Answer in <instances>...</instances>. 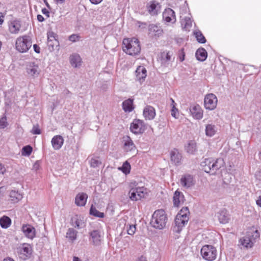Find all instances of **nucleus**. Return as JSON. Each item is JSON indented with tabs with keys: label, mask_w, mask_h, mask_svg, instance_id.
Returning a JSON list of instances; mask_svg holds the SVG:
<instances>
[{
	"label": "nucleus",
	"mask_w": 261,
	"mask_h": 261,
	"mask_svg": "<svg viewBox=\"0 0 261 261\" xmlns=\"http://www.w3.org/2000/svg\"><path fill=\"white\" fill-rule=\"evenodd\" d=\"M37 20L39 22H43L44 20V18L41 15L38 14L37 15Z\"/></svg>",
	"instance_id": "58"
},
{
	"label": "nucleus",
	"mask_w": 261,
	"mask_h": 261,
	"mask_svg": "<svg viewBox=\"0 0 261 261\" xmlns=\"http://www.w3.org/2000/svg\"><path fill=\"white\" fill-rule=\"evenodd\" d=\"M190 212L188 207H182L177 214L173 228L174 232L179 233L187 224L189 219Z\"/></svg>",
	"instance_id": "1"
},
{
	"label": "nucleus",
	"mask_w": 261,
	"mask_h": 261,
	"mask_svg": "<svg viewBox=\"0 0 261 261\" xmlns=\"http://www.w3.org/2000/svg\"><path fill=\"white\" fill-rule=\"evenodd\" d=\"M216 216L217 217L220 223L226 224L228 222L229 220V215L226 210L223 209L218 212Z\"/></svg>",
	"instance_id": "24"
},
{
	"label": "nucleus",
	"mask_w": 261,
	"mask_h": 261,
	"mask_svg": "<svg viewBox=\"0 0 261 261\" xmlns=\"http://www.w3.org/2000/svg\"><path fill=\"white\" fill-rule=\"evenodd\" d=\"M32 253V249L29 244H23L19 249L20 257L23 260L29 258Z\"/></svg>",
	"instance_id": "14"
},
{
	"label": "nucleus",
	"mask_w": 261,
	"mask_h": 261,
	"mask_svg": "<svg viewBox=\"0 0 261 261\" xmlns=\"http://www.w3.org/2000/svg\"><path fill=\"white\" fill-rule=\"evenodd\" d=\"M192 21L189 17L185 16L181 18V23L184 29L186 31H189L192 27Z\"/></svg>",
	"instance_id": "36"
},
{
	"label": "nucleus",
	"mask_w": 261,
	"mask_h": 261,
	"mask_svg": "<svg viewBox=\"0 0 261 261\" xmlns=\"http://www.w3.org/2000/svg\"><path fill=\"white\" fill-rule=\"evenodd\" d=\"M187 152L190 154L194 153L197 150L196 143L194 140L190 141L185 147Z\"/></svg>",
	"instance_id": "35"
},
{
	"label": "nucleus",
	"mask_w": 261,
	"mask_h": 261,
	"mask_svg": "<svg viewBox=\"0 0 261 261\" xmlns=\"http://www.w3.org/2000/svg\"><path fill=\"white\" fill-rule=\"evenodd\" d=\"M185 200V196L183 193L178 190H176L173 195V203L175 207H178L183 204Z\"/></svg>",
	"instance_id": "21"
},
{
	"label": "nucleus",
	"mask_w": 261,
	"mask_h": 261,
	"mask_svg": "<svg viewBox=\"0 0 261 261\" xmlns=\"http://www.w3.org/2000/svg\"><path fill=\"white\" fill-rule=\"evenodd\" d=\"M255 177L257 180L261 182V169H259L256 172Z\"/></svg>",
	"instance_id": "51"
},
{
	"label": "nucleus",
	"mask_w": 261,
	"mask_h": 261,
	"mask_svg": "<svg viewBox=\"0 0 261 261\" xmlns=\"http://www.w3.org/2000/svg\"><path fill=\"white\" fill-rule=\"evenodd\" d=\"M4 22V16L0 14V25Z\"/></svg>",
	"instance_id": "62"
},
{
	"label": "nucleus",
	"mask_w": 261,
	"mask_h": 261,
	"mask_svg": "<svg viewBox=\"0 0 261 261\" xmlns=\"http://www.w3.org/2000/svg\"><path fill=\"white\" fill-rule=\"evenodd\" d=\"M31 133L35 135H39L41 134V130L39 128V126L38 124H36L34 125L31 131Z\"/></svg>",
	"instance_id": "47"
},
{
	"label": "nucleus",
	"mask_w": 261,
	"mask_h": 261,
	"mask_svg": "<svg viewBox=\"0 0 261 261\" xmlns=\"http://www.w3.org/2000/svg\"><path fill=\"white\" fill-rule=\"evenodd\" d=\"M147 9L151 15H155L160 12L161 5L156 1H150L147 5Z\"/></svg>",
	"instance_id": "17"
},
{
	"label": "nucleus",
	"mask_w": 261,
	"mask_h": 261,
	"mask_svg": "<svg viewBox=\"0 0 261 261\" xmlns=\"http://www.w3.org/2000/svg\"><path fill=\"white\" fill-rule=\"evenodd\" d=\"M217 253L216 248L210 245L203 246L200 250L202 258L207 261L214 260L217 257Z\"/></svg>",
	"instance_id": "8"
},
{
	"label": "nucleus",
	"mask_w": 261,
	"mask_h": 261,
	"mask_svg": "<svg viewBox=\"0 0 261 261\" xmlns=\"http://www.w3.org/2000/svg\"><path fill=\"white\" fill-rule=\"evenodd\" d=\"M26 72L30 78L35 79L39 75L41 69L37 63L30 62L27 64Z\"/></svg>",
	"instance_id": "9"
},
{
	"label": "nucleus",
	"mask_w": 261,
	"mask_h": 261,
	"mask_svg": "<svg viewBox=\"0 0 261 261\" xmlns=\"http://www.w3.org/2000/svg\"><path fill=\"white\" fill-rule=\"evenodd\" d=\"M196 59L200 61H204L207 57V54L206 50L203 48H199L197 50L195 53Z\"/></svg>",
	"instance_id": "34"
},
{
	"label": "nucleus",
	"mask_w": 261,
	"mask_h": 261,
	"mask_svg": "<svg viewBox=\"0 0 261 261\" xmlns=\"http://www.w3.org/2000/svg\"><path fill=\"white\" fill-rule=\"evenodd\" d=\"M123 110L125 112H130L134 109L133 101L130 99H128L124 101L122 103Z\"/></svg>",
	"instance_id": "37"
},
{
	"label": "nucleus",
	"mask_w": 261,
	"mask_h": 261,
	"mask_svg": "<svg viewBox=\"0 0 261 261\" xmlns=\"http://www.w3.org/2000/svg\"><path fill=\"white\" fill-rule=\"evenodd\" d=\"M146 129V126L142 120L135 119L131 123L130 131L135 134H142Z\"/></svg>",
	"instance_id": "11"
},
{
	"label": "nucleus",
	"mask_w": 261,
	"mask_h": 261,
	"mask_svg": "<svg viewBox=\"0 0 261 261\" xmlns=\"http://www.w3.org/2000/svg\"><path fill=\"white\" fill-rule=\"evenodd\" d=\"M3 261H15L13 259L10 257H7L5 258Z\"/></svg>",
	"instance_id": "63"
},
{
	"label": "nucleus",
	"mask_w": 261,
	"mask_h": 261,
	"mask_svg": "<svg viewBox=\"0 0 261 261\" xmlns=\"http://www.w3.org/2000/svg\"><path fill=\"white\" fill-rule=\"evenodd\" d=\"M66 0H54L56 4L57 5H62L65 3Z\"/></svg>",
	"instance_id": "56"
},
{
	"label": "nucleus",
	"mask_w": 261,
	"mask_h": 261,
	"mask_svg": "<svg viewBox=\"0 0 261 261\" xmlns=\"http://www.w3.org/2000/svg\"><path fill=\"white\" fill-rule=\"evenodd\" d=\"M170 100L171 101V106L172 108L173 107H175L176 103L175 102L174 100L172 98H170Z\"/></svg>",
	"instance_id": "61"
},
{
	"label": "nucleus",
	"mask_w": 261,
	"mask_h": 261,
	"mask_svg": "<svg viewBox=\"0 0 261 261\" xmlns=\"http://www.w3.org/2000/svg\"><path fill=\"white\" fill-rule=\"evenodd\" d=\"M171 161L175 165H178L181 163L182 159L181 154L176 149H174L170 151Z\"/></svg>",
	"instance_id": "23"
},
{
	"label": "nucleus",
	"mask_w": 261,
	"mask_h": 261,
	"mask_svg": "<svg viewBox=\"0 0 261 261\" xmlns=\"http://www.w3.org/2000/svg\"><path fill=\"white\" fill-rule=\"evenodd\" d=\"M34 50L36 53L39 54L40 53V48L39 46L37 44L33 45Z\"/></svg>",
	"instance_id": "52"
},
{
	"label": "nucleus",
	"mask_w": 261,
	"mask_h": 261,
	"mask_svg": "<svg viewBox=\"0 0 261 261\" xmlns=\"http://www.w3.org/2000/svg\"><path fill=\"white\" fill-rule=\"evenodd\" d=\"M195 181L193 176L190 174H185L181 176L180 180V185L185 189H189L193 186Z\"/></svg>",
	"instance_id": "12"
},
{
	"label": "nucleus",
	"mask_w": 261,
	"mask_h": 261,
	"mask_svg": "<svg viewBox=\"0 0 261 261\" xmlns=\"http://www.w3.org/2000/svg\"><path fill=\"white\" fill-rule=\"evenodd\" d=\"M256 204L261 207V196H259L256 200Z\"/></svg>",
	"instance_id": "55"
},
{
	"label": "nucleus",
	"mask_w": 261,
	"mask_h": 261,
	"mask_svg": "<svg viewBox=\"0 0 261 261\" xmlns=\"http://www.w3.org/2000/svg\"><path fill=\"white\" fill-rule=\"evenodd\" d=\"M130 189L128 195L129 198L133 201H138L144 198L146 194V189L143 186H139L136 181L130 184Z\"/></svg>",
	"instance_id": "6"
},
{
	"label": "nucleus",
	"mask_w": 261,
	"mask_h": 261,
	"mask_svg": "<svg viewBox=\"0 0 261 261\" xmlns=\"http://www.w3.org/2000/svg\"><path fill=\"white\" fill-rule=\"evenodd\" d=\"M124 173L127 174L130 172V165L127 162H125L123 164L122 166L119 168Z\"/></svg>",
	"instance_id": "42"
},
{
	"label": "nucleus",
	"mask_w": 261,
	"mask_h": 261,
	"mask_svg": "<svg viewBox=\"0 0 261 261\" xmlns=\"http://www.w3.org/2000/svg\"><path fill=\"white\" fill-rule=\"evenodd\" d=\"M90 164L92 167L96 168L100 165L101 162L98 158H93L91 159Z\"/></svg>",
	"instance_id": "44"
},
{
	"label": "nucleus",
	"mask_w": 261,
	"mask_h": 261,
	"mask_svg": "<svg viewBox=\"0 0 261 261\" xmlns=\"http://www.w3.org/2000/svg\"><path fill=\"white\" fill-rule=\"evenodd\" d=\"M11 220L7 216H4L0 219V225L2 228H7L10 225Z\"/></svg>",
	"instance_id": "38"
},
{
	"label": "nucleus",
	"mask_w": 261,
	"mask_h": 261,
	"mask_svg": "<svg viewBox=\"0 0 261 261\" xmlns=\"http://www.w3.org/2000/svg\"><path fill=\"white\" fill-rule=\"evenodd\" d=\"M72 225L77 229H80L85 226L84 221L81 219V217L79 216H75L71 219Z\"/></svg>",
	"instance_id": "32"
},
{
	"label": "nucleus",
	"mask_w": 261,
	"mask_h": 261,
	"mask_svg": "<svg viewBox=\"0 0 261 261\" xmlns=\"http://www.w3.org/2000/svg\"><path fill=\"white\" fill-rule=\"evenodd\" d=\"M123 49L126 54L135 56L138 55L141 50L139 41L136 38H125L123 40Z\"/></svg>",
	"instance_id": "3"
},
{
	"label": "nucleus",
	"mask_w": 261,
	"mask_h": 261,
	"mask_svg": "<svg viewBox=\"0 0 261 261\" xmlns=\"http://www.w3.org/2000/svg\"><path fill=\"white\" fill-rule=\"evenodd\" d=\"M90 214L98 218H103L104 214L103 213L99 212L95 207L93 205L91 206L90 210Z\"/></svg>",
	"instance_id": "41"
},
{
	"label": "nucleus",
	"mask_w": 261,
	"mask_h": 261,
	"mask_svg": "<svg viewBox=\"0 0 261 261\" xmlns=\"http://www.w3.org/2000/svg\"><path fill=\"white\" fill-rule=\"evenodd\" d=\"M32 45V38L28 35L18 37L15 41V48L20 53H25L31 48Z\"/></svg>",
	"instance_id": "5"
},
{
	"label": "nucleus",
	"mask_w": 261,
	"mask_h": 261,
	"mask_svg": "<svg viewBox=\"0 0 261 261\" xmlns=\"http://www.w3.org/2000/svg\"><path fill=\"white\" fill-rule=\"evenodd\" d=\"M138 26L139 28H141L142 29H145L146 28L147 26V24L146 23L138 22Z\"/></svg>",
	"instance_id": "54"
},
{
	"label": "nucleus",
	"mask_w": 261,
	"mask_h": 261,
	"mask_svg": "<svg viewBox=\"0 0 261 261\" xmlns=\"http://www.w3.org/2000/svg\"><path fill=\"white\" fill-rule=\"evenodd\" d=\"M189 12V8L188 7L186 2H185L184 5L180 8V14L181 15L180 17L182 18L184 15L188 13Z\"/></svg>",
	"instance_id": "45"
},
{
	"label": "nucleus",
	"mask_w": 261,
	"mask_h": 261,
	"mask_svg": "<svg viewBox=\"0 0 261 261\" xmlns=\"http://www.w3.org/2000/svg\"><path fill=\"white\" fill-rule=\"evenodd\" d=\"M70 63L71 66L74 68L81 66L82 59L78 54H73L70 57Z\"/></svg>",
	"instance_id": "31"
},
{
	"label": "nucleus",
	"mask_w": 261,
	"mask_h": 261,
	"mask_svg": "<svg viewBox=\"0 0 261 261\" xmlns=\"http://www.w3.org/2000/svg\"><path fill=\"white\" fill-rule=\"evenodd\" d=\"M171 115L175 118H177L179 116L178 110L175 107H173L171 109Z\"/></svg>",
	"instance_id": "49"
},
{
	"label": "nucleus",
	"mask_w": 261,
	"mask_h": 261,
	"mask_svg": "<svg viewBox=\"0 0 261 261\" xmlns=\"http://www.w3.org/2000/svg\"><path fill=\"white\" fill-rule=\"evenodd\" d=\"M22 231H23L24 236L32 240L35 237L36 230L31 225H24L22 227Z\"/></svg>",
	"instance_id": "22"
},
{
	"label": "nucleus",
	"mask_w": 261,
	"mask_h": 261,
	"mask_svg": "<svg viewBox=\"0 0 261 261\" xmlns=\"http://www.w3.org/2000/svg\"><path fill=\"white\" fill-rule=\"evenodd\" d=\"M194 35L195 36L197 41L200 43H204L206 39L202 33L199 30H195L194 32Z\"/></svg>",
	"instance_id": "40"
},
{
	"label": "nucleus",
	"mask_w": 261,
	"mask_h": 261,
	"mask_svg": "<svg viewBox=\"0 0 261 261\" xmlns=\"http://www.w3.org/2000/svg\"><path fill=\"white\" fill-rule=\"evenodd\" d=\"M259 237V233L257 230L247 232V234L240 239V244L246 248L253 247L256 240Z\"/></svg>",
	"instance_id": "7"
},
{
	"label": "nucleus",
	"mask_w": 261,
	"mask_h": 261,
	"mask_svg": "<svg viewBox=\"0 0 261 261\" xmlns=\"http://www.w3.org/2000/svg\"><path fill=\"white\" fill-rule=\"evenodd\" d=\"M127 233L129 235H133L136 231V226L135 225H130L128 228H127Z\"/></svg>",
	"instance_id": "48"
},
{
	"label": "nucleus",
	"mask_w": 261,
	"mask_h": 261,
	"mask_svg": "<svg viewBox=\"0 0 261 261\" xmlns=\"http://www.w3.org/2000/svg\"><path fill=\"white\" fill-rule=\"evenodd\" d=\"M190 111L193 117L195 119L200 120L203 117V110L199 105H191Z\"/></svg>",
	"instance_id": "16"
},
{
	"label": "nucleus",
	"mask_w": 261,
	"mask_h": 261,
	"mask_svg": "<svg viewBox=\"0 0 261 261\" xmlns=\"http://www.w3.org/2000/svg\"><path fill=\"white\" fill-rule=\"evenodd\" d=\"M8 196V200L12 203H16L23 198L22 194L18 191L15 190H12L10 191Z\"/></svg>",
	"instance_id": "20"
},
{
	"label": "nucleus",
	"mask_w": 261,
	"mask_h": 261,
	"mask_svg": "<svg viewBox=\"0 0 261 261\" xmlns=\"http://www.w3.org/2000/svg\"><path fill=\"white\" fill-rule=\"evenodd\" d=\"M53 147L55 150L60 149L64 143V139L61 136L57 135L54 136L51 140Z\"/></svg>",
	"instance_id": "26"
},
{
	"label": "nucleus",
	"mask_w": 261,
	"mask_h": 261,
	"mask_svg": "<svg viewBox=\"0 0 261 261\" xmlns=\"http://www.w3.org/2000/svg\"><path fill=\"white\" fill-rule=\"evenodd\" d=\"M136 261H146V257L143 256H141Z\"/></svg>",
	"instance_id": "60"
},
{
	"label": "nucleus",
	"mask_w": 261,
	"mask_h": 261,
	"mask_svg": "<svg viewBox=\"0 0 261 261\" xmlns=\"http://www.w3.org/2000/svg\"><path fill=\"white\" fill-rule=\"evenodd\" d=\"M171 56L169 53H163L161 55L160 62L162 66L167 67L170 62Z\"/></svg>",
	"instance_id": "33"
},
{
	"label": "nucleus",
	"mask_w": 261,
	"mask_h": 261,
	"mask_svg": "<svg viewBox=\"0 0 261 261\" xmlns=\"http://www.w3.org/2000/svg\"><path fill=\"white\" fill-rule=\"evenodd\" d=\"M90 240L94 246H98L101 244L102 236L100 231L94 230L90 233Z\"/></svg>",
	"instance_id": "15"
},
{
	"label": "nucleus",
	"mask_w": 261,
	"mask_h": 261,
	"mask_svg": "<svg viewBox=\"0 0 261 261\" xmlns=\"http://www.w3.org/2000/svg\"><path fill=\"white\" fill-rule=\"evenodd\" d=\"M9 31L13 34H17L20 31L21 25L18 19H13L8 22Z\"/></svg>",
	"instance_id": "19"
},
{
	"label": "nucleus",
	"mask_w": 261,
	"mask_h": 261,
	"mask_svg": "<svg viewBox=\"0 0 261 261\" xmlns=\"http://www.w3.org/2000/svg\"><path fill=\"white\" fill-rule=\"evenodd\" d=\"M218 102L217 96L213 93L207 94L205 96L204 99V108L209 110L216 109Z\"/></svg>",
	"instance_id": "10"
},
{
	"label": "nucleus",
	"mask_w": 261,
	"mask_h": 261,
	"mask_svg": "<svg viewBox=\"0 0 261 261\" xmlns=\"http://www.w3.org/2000/svg\"><path fill=\"white\" fill-rule=\"evenodd\" d=\"M163 18L167 23L173 24L176 21L174 11L171 8L166 9L163 13Z\"/></svg>",
	"instance_id": "13"
},
{
	"label": "nucleus",
	"mask_w": 261,
	"mask_h": 261,
	"mask_svg": "<svg viewBox=\"0 0 261 261\" xmlns=\"http://www.w3.org/2000/svg\"><path fill=\"white\" fill-rule=\"evenodd\" d=\"M73 261H80L79 257L74 256L73 258Z\"/></svg>",
	"instance_id": "64"
},
{
	"label": "nucleus",
	"mask_w": 261,
	"mask_h": 261,
	"mask_svg": "<svg viewBox=\"0 0 261 261\" xmlns=\"http://www.w3.org/2000/svg\"><path fill=\"white\" fill-rule=\"evenodd\" d=\"M80 39V36L76 34H72L69 37V40L73 42L78 41Z\"/></svg>",
	"instance_id": "50"
},
{
	"label": "nucleus",
	"mask_w": 261,
	"mask_h": 261,
	"mask_svg": "<svg viewBox=\"0 0 261 261\" xmlns=\"http://www.w3.org/2000/svg\"><path fill=\"white\" fill-rule=\"evenodd\" d=\"M8 125V123L6 116H3L0 118V129L6 128Z\"/></svg>",
	"instance_id": "46"
},
{
	"label": "nucleus",
	"mask_w": 261,
	"mask_h": 261,
	"mask_svg": "<svg viewBox=\"0 0 261 261\" xmlns=\"http://www.w3.org/2000/svg\"><path fill=\"white\" fill-rule=\"evenodd\" d=\"M77 231L73 228H70L68 229L66 233V237L71 241H74L76 239Z\"/></svg>",
	"instance_id": "39"
},
{
	"label": "nucleus",
	"mask_w": 261,
	"mask_h": 261,
	"mask_svg": "<svg viewBox=\"0 0 261 261\" xmlns=\"http://www.w3.org/2000/svg\"><path fill=\"white\" fill-rule=\"evenodd\" d=\"M32 151V147L30 145L24 146L22 149V155L24 156H29Z\"/></svg>",
	"instance_id": "43"
},
{
	"label": "nucleus",
	"mask_w": 261,
	"mask_h": 261,
	"mask_svg": "<svg viewBox=\"0 0 261 261\" xmlns=\"http://www.w3.org/2000/svg\"><path fill=\"white\" fill-rule=\"evenodd\" d=\"M136 77L138 80L140 82L142 80L144 81L147 75V71L144 66H139L136 70Z\"/></svg>",
	"instance_id": "30"
},
{
	"label": "nucleus",
	"mask_w": 261,
	"mask_h": 261,
	"mask_svg": "<svg viewBox=\"0 0 261 261\" xmlns=\"http://www.w3.org/2000/svg\"><path fill=\"white\" fill-rule=\"evenodd\" d=\"M217 132V127L213 122L205 125V132L206 136L212 137L214 136Z\"/></svg>",
	"instance_id": "29"
},
{
	"label": "nucleus",
	"mask_w": 261,
	"mask_h": 261,
	"mask_svg": "<svg viewBox=\"0 0 261 261\" xmlns=\"http://www.w3.org/2000/svg\"><path fill=\"white\" fill-rule=\"evenodd\" d=\"M143 116L146 119L152 120L155 116V111L153 107L147 106L143 111Z\"/></svg>",
	"instance_id": "25"
},
{
	"label": "nucleus",
	"mask_w": 261,
	"mask_h": 261,
	"mask_svg": "<svg viewBox=\"0 0 261 261\" xmlns=\"http://www.w3.org/2000/svg\"><path fill=\"white\" fill-rule=\"evenodd\" d=\"M149 34L151 36L159 37L163 34V30L156 25L151 24L149 26Z\"/></svg>",
	"instance_id": "27"
},
{
	"label": "nucleus",
	"mask_w": 261,
	"mask_h": 261,
	"mask_svg": "<svg viewBox=\"0 0 261 261\" xmlns=\"http://www.w3.org/2000/svg\"><path fill=\"white\" fill-rule=\"evenodd\" d=\"M167 221L165 212L163 210H158L153 214L150 224L154 228L162 229L166 226Z\"/></svg>",
	"instance_id": "4"
},
{
	"label": "nucleus",
	"mask_w": 261,
	"mask_h": 261,
	"mask_svg": "<svg viewBox=\"0 0 261 261\" xmlns=\"http://www.w3.org/2000/svg\"><path fill=\"white\" fill-rule=\"evenodd\" d=\"M6 172V169L4 165L0 164V174H4Z\"/></svg>",
	"instance_id": "53"
},
{
	"label": "nucleus",
	"mask_w": 261,
	"mask_h": 261,
	"mask_svg": "<svg viewBox=\"0 0 261 261\" xmlns=\"http://www.w3.org/2000/svg\"><path fill=\"white\" fill-rule=\"evenodd\" d=\"M42 13L43 14H45L47 16V17H49V11L45 8H43L42 9Z\"/></svg>",
	"instance_id": "57"
},
{
	"label": "nucleus",
	"mask_w": 261,
	"mask_h": 261,
	"mask_svg": "<svg viewBox=\"0 0 261 261\" xmlns=\"http://www.w3.org/2000/svg\"><path fill=\"white\" fill-rule=\"evenodd\" d=\"M88 195L85 193H80L75 197V203L79 206H84L87 202Z\"/></svg>",
	"instance_id": "28"
},
{
	"label": "nucleus",
	"mask_w": 261,
	"mask_h": 261,
	"mask_svg": "<svg viewBox=\"0 0 261 261\" xmlns=\"http://www.w3.org/2000/svg\"><path fill=\"white\" fill-rule=\"evenodd\" d=\"M123 149L126 152H135L136 146L129 136H125L123 138Z\"/></svg>",
	"instance_id": "18"
},
{
	"label": "nucleus",
	"mask_w": 261,
	"mask_h": 261,
	"mask_svg": "<svg viewBox=\"0 0 261 261\" xmlns=\"http://www.w3.org/2000/svg\"><path fill=\"white\" fill-rule=\"evenodd\" d=\"M102 0H90L91 3L93 4H99Z\"/></svg>",
	"instance_id": "59"
},
{
	"label": "nucleus",
	"mask_w": 261,
	"mask_h": 261,
	"mask_svg": "<svg viewBox=\"0 0 261 261\" xmlns=\"http://www.w3.org/2000/svg\"><path fill=\"white\" fill-rule=\"evenodd\" d=\"M224 164V161L222 159L215 160L212 158H208L205 159L201 165L205 172L214 174L217 170L223 167Z\"/></svg>",
	"instance_id": "2"
}]
</instances>
